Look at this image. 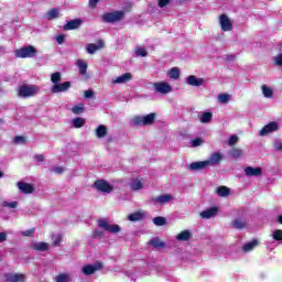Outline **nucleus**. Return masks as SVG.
Returning <instances> with one entry per match:
<instances>
[{
	"mask_svg": "<svg viewBox=\"0 0 282 282\" xmlns=\"http://www.w3.org/2000/svg\"><path fill=\"white\" fill-rule=\"evenodd\" d=\"M56 41L59 45H63V43H65V35L63 34L57 35Z\"/></svg>",
	"mask_w": 282,
	"mask_h": 282,
	"instance_id": "52",
	"label": "nucleus"
},
{
	"mask_svg": "<svg viewBox=\"0 0 282 282\" xmlns=\"http://www.w3.org/2000/svg\"><path fill=\"white\" fill-rule=\"evenodd\" d=\"M0 52H1V46H0Z\"/></svg>",
	"mask_w": 282,
	"mask_h": 282,
	"instance_id": "64",
	"label": "nucleus"
},
{
	"mask_svg": "<svg viewBox=\"0 0 282 282\" xmlns=\"http://www.w3.org/2000/svg\"><path fill=\"white\" fill-rule=\"evenodd\" d=\"M2 206L4 208H17V206H19V203L18 202H11V203L3 202Z\"/></svg>",
	"mask_w": 282,
	"mask_h": 282,
	"instance_id": "47",
	"label": "nucleus"
},
{
	"mask_svg": "<svg viewBox=\"0 0 282 282\" xmlns=\"http://www.w3.org/2000/svg\"><path fill=\"white\" fill-rule=\"evenodd\" d=\"M278 221H279V224L282 225V215H280V216L278 217Z\"/></svg>",
	"mask_w": 282,
	"mask_h": 282,
	"instance_id": "62",
	"label": "nucleus"
},
{
	"mask_svg": "<svg viewBox=\"0 0 282 282\" xmlns=\"http://www.w3.org/2000/svg\"><path fill=\"white\" fill-rule=\"evenodd\" d=\"M82 25H83V20L82 19H75V20L68 21L64 25V30H66V31L78 30V28H80Z\"/></svg>",
	"mask_w": 282,
	"mask_h": 282,
	"instance_id": "16",
	"label": "nucleus"
},
{
	"mask_svg": "<svg viewBox=\"0 0 282 282\" xmlns=\"http://www.w3.org/2000/svg\"><path fill=\"white\" fill-rule=\"evenodd\" d=\"M129 221H142L144 219V213L142 212H137L132 213L128 216Z\"/></svg>",
	"mask_w": 282,
	"mask_h": 282,
	"instance_id": "27",
	"label": "nucleus"
},
{
	"mask_svg": "<svg viewBox=\"0 0 282 282\" xmlns=\"http://www.w3.org/2000/svg\"><path fill=\"white\" fill-rule=\"evenodd\" d=\"M210 120H213V112H203L200 116V122L203 124H207Z\"/></svg>",
	"mask_w": 282,
	"mask_h": 282,
	"instance_id": "38",
	"label": "nucleus"
},
{
	"mask_svg": "<svg viewBox=\"0 0 282 282\" xmlns=\"http://www.w3.org/2000/svg\"><path fill=\"white\" fill-rule=\"evenodd\" d=\"M152 202H155L156 204H169V202H173V195L171 194L160 195L152 198Z\"/></svg>",
	"mask_w": 282,
	"mask_h": 282,
	"instance_id": "19",
	"label": "nucleus"
},
{
	"mask_svg": "<svg viewBox=\"0 0 282 282\" xmlns=\"http://www.w3.org/2000/svg\"><path fill=\"white\" fill-rule=\"evenodd\" d=\"M85 118L77 117L73 120V127L75 129H82V127H85Z\"/></svg>",
	"mask_w": 282,
	"mask_h": 282,
	"instance_id": "36",
	"label": "nucleus"
},
{
	"mask_svg": "<svg viewBox=\"0 0 282 282\" xmlns=\"http://www.w3.org/2000/svg\"><path fill=\"white\" fill-rule=\"evenodd\" d=\"M62 241V237L61 236H57L53 242V246H58Z\"/></svg>",
	"mask_w": 282,
	"mask_h": 282,
	"instance_id": "60",
	"label": "nucleus"
},
{
	"mask_svg": "<svg viewBox=\"0 0 282 282\" xmlns=\"http://www.w3.org/2000/svg\"><path fill=\"white\" fill-rule=\"evenodd\" d=\"M192 237V234L191 231L188 230H183L181 231L177 236H176V239L177 241H188Z\"/></svg>",
	"mask_w": 282,
	"mask_h": 282,
	"instance_id": "30",
	"label": "nucleus"
},
{
	"mask_svg": "<svg viewBox=\"0 0 282 282\" xmlns=\"http://www.w3.org/2000/svg\"><path fill=\"white\" fill-rule=\"evenodd\" d=\"M261 89L264 98H272L274 96L272 88L268 87L267 85H262Z\"/></svg>",
	"mask_w": 282,
	"mask_h": 282,
	"instance_id": "34",
	"label": "nucleus"
},
{
	"mask_svg": "<svg viewBox=\"0 0 282 282\" xmlns=\"http://www.w3.org/2000/svg\"><path fill=\"white\" fill-rule=\"evenodd\" d=\"M245 175H247V177H261V175H263V169L247 166L245 167Z\"/></svg>",
	"mask_w": 282,
	"mask_h": 282,
	"instance_id": "12",
	"label": "nucleus"
},
{
	"mask_svg": "<svg viewBox=\"0 0 282 282\" xmlns=\"http://www.w3.org/2000/svg\"><path fill=\"white\" fill-rule=\"evenodd\" d=\"M274 131H279V123L271 121L260 130L259 135H268L269 133H274Z\"/></svg>",
	"mask_w": 282,
	"mask_h": 282,
	"instance_id": "11",
	"label": "nucleus"
},
{
	"mask_svg": "<svg viewBox=\"0 0 282 282\" xmlns=\"http://www.w3.org/2000/svg\"><path fill=\"white\" fill-rule=\"evenodd\" d=\"M62 80L61 72H55L51 75V82L57 85Z\"/></svg>",
	"mask_w": 282,
	"mask_h": 282,
	"instance_id": "40",
	"label": "nucleus"
},
{
	"mask_svg": "<svg viewBox=\"0 0 282 282\" xmlns=\"http://www.w3.org/2000/svg\"><path fill=\"white\" fill-rule=\"evenodd\" d=\"M204 144V140L202 138H196L192 140V147L197 148Z\"/></svg>",
	"mask_w": 282,
	"mask_h": 282,
	"instance_id": "46",
	"label": "nucleus"
},
{
	"mask_svg": "<svg viewBox=\"0 0 282 282\" xmlns=\"http://www.w3.org/2000/svg\"><path fill=\"white\" fill-rule=\"evenodd\" d=\"M155 120H158V113L150 112L145 116H134L132 118V124H134V127H153Z\"/></svg>",
	"mask_w": 282,
	"mask_h": 282,
	"instance_id": "1",
	"label": "nucleus"
},
{
	"mask_svg": "<svg viewBox=\"0 0 282 282\" xmlns=\"http://www.w3.org/2000/svg\"><path fill=\"white\" fill-rule=\"evenodd\" d=\"M32 248L37 252H47V250H50V245L47 242H36Z\"/></svg>",
	"mask_w": 282,
	"mask_h": 282,
	"instance_id": "24",
	"label": "nucleus"
},
{
	"mask_svg": "<svg viewBox=\"0 0 282 282\" xmlns=\"http://www.w3.org/2000/svg\"><path fill=\"white\" fill-rule=\"evenodd\" d=\"M23 279H25V275L15 273V274L9 275L8 281L9 282H20V281H23Z\"/></svg>",
	"mask_w": 282,
	"mask_h": 282,
	"instance_id": "39",
	"label": "nucleus"
},
{
	"mask_svg": "<svg viewBox=\"0 0 282 282\" xmlns=\"http://www.w3.org/2000/svg\"><path fill=\"white\" fill-rule=\"evenodd\" d=\"M0 177H3V172H1V170H0Z\"/></svg>",
	"mask_w": 282,
	"mask_h": 282,
	"instance_id": "63",
	"label": "nucleus"
},
{
	"mask_svg": "<svg viewBox=\"0 0 282 282\" xmlns=\"http://www.w3.org/2000/svg\"><path fill=\"white\" fill-rule=\"evenodd\" d=\"M13 142L15 144H25L26 139L23 135H17V137H14Z\"/></svg>",
	"mask_w": 282,
	"mask_h": 282,
	"instance_id": "45",
	"label": "nucleus"
},
{
	"mask_svg": "<svg viewBox=\"0 0 282 282\" xmlns=\"http://www.w3.org/2000/svg\"><path fill=\"white\" fill-rule=\"evenodd\" d=\"M275 65H279L280 67H282V54H279L275 57Z\"/></svg>",
	"mask_w": 282,
	"mask_h": 282,
	"instance_id": "57",
	"label": "nucleus"
},
{
	"mask_svg": "<svg viewBox=\"0 0 282 282\" xmlns=\"http://www.w3.org/2000/svg\"><path fill=\"white\" fill-rule=\"evenodd\" d=\"M227 61H235V55H228Z\"/></svg>",
	"mask_w": 282,
	"mask_h": 282,
	"instance_id": "61",
	"label": "nucleus"
},
{
	"mask_svg": "<svg viewBox=\"0 0 282 282\" xmlns=\"http://www.w3.org/2000/svg\"><path fill=\"white\" fill-rule=\"evenodd\" d=\"M124 11L107 12L101 15V21L104 23H119V21L124 19Z\"/></svg>",
	"mask_w": 282,
	"mask_h": 282,
	"instance_id": "3",
	"label": "nucleus"
},
{
	"mask_svg": "<svg viewBox=\"0 0 282 282\" xmlns=\"http://www.w3.org/2000/svg\"><path fill=\"white\" fill-rule=\"evenodd\" d=\"M17 186L19 191L25 195H31V193H34V186L30 183L18 182Z\"/></svg>",
	"mask_w": 282,
	"mask_h": 282,
	"instance_id": "15",
	"label": "nucleus"
},
{
	"mask_svg": "<svg viewBox=\"0 0 282 282\" xmlns=\"http://www.w3.org/2000/svg\"><path fill=\"white\" fill-rule=\"evenodd\" d=\"M3 241H8V234L0 232V243H3Z\"/></svg>",
	"mask_w": 282,
	"mask_h": 282,
	"instance_id": "56",
	"label": "nucleus"
},
{
	"mask_svg": "<svg viewBox=\"0 0 282 282\" xmlns=\"http://www.w3.org/2000/svg\"><path fill=\"white\" fill-rule=\"evenodd\" d=\"M72 87L70 82L57 83L54 84L51 88L52 94H62L63 91H67Z\"/></svg>",
	"mask_w": 282,
	"mask_h": 282,
	"instance_id": "9",
	"label": "nucleus"
},
{
	"mask_svg": "<svg viewBox=\"0 0 282 282\" xmlns=\"http://www.w3.org/2000/svg\"><path fill=\"white\" fill-rule=\"evenodd\" d=\"M58 17H61V11H58V9L56 8L48 10L46 13V18L48 19V21H53V19H58Z\"/></svg>",
	"mask_w": 282,
	"mask_h": 282,
	"instance_id": "28",
	"label": "nucleus"
},
{
	"mask_svg": "<svg viewBox=\"0 0 282 282\" xmlns=\"http://www.w3.org/2000/svg\"><path fill=\"white\" fill-rule=\"evenodd\" d=\"M131 191H140L141 188H144V185L142 184L141 180H133L132 183L130 184Z\"/></svg>",
	"mask_w": 282,
	"mask_h": 282,
	"instance_id": "33",
	"label": "nucleus"
},
{
	"mask_svg": "<svg viewBox=\"0 0 282 282\" xmlns=\"http://www.w3.org/2000/svg\"><path fill=\"white\" fill-rule=\"evenodd\" d=\"M53 172L56 173L57 175H61V174L65 173V167L56 166L53 169Z\"/></svg>",
	"mask_w": 282,
	"mask_h": 282,
	"instance_id": "51",
	"label": "nucleus"
},
{
	"mask_svg": "<svg viewBox=\"0 0 282 282\" xmlns=\"http://www.w3.org/2000/svg\"><path fill=\"white\" fill-rule=\"evenodd\" d=\"M57 282H69V275L67 273H61L56 276Z\"/></svg>",
	"mask_w": 282,
	"mask_h": 282,
	"instance_id": "44",
	"label": "nucleus"
},
{
	"mask_svg": "<svg viewBox=\"0 0 282 282\" xmlns=\"http://www.w3.org/2000/svg\"><path fill=\"white\" fill-rule=\"evenodd\" d=\"M171 3V0H159L158 6L159 8H166Z\"/></svg>",
	"mask_w": 282,
	"mask_h": 282,
	"instance_id": "49",
	"label": "nucleus"
},
{
	"mask_svg": "<svg viewBox=\"0 0 282 282\" xmlns=\"http://www.w3.org/2000/svg\"><path fill=\"white\" fill-rule=\"evenodd\" d=\"M216 193L219 197H228L230 195V188L227 186H219Z\"/></svg>",
	"mask_w": 282,
	"mask_h": 282,
	"instance_id": "31",
	"label": "nucleus"
},
{
	"mask_svg": "<svg viewBox=\"0 0 282 282\" xmlns=\"http://www.w3.org/2000/svg\"><path fill=\"white\" fill-rule=\"evenodd\" d=\"M85 98H94V90L88 89L84 94Z\"/></svg>",
	"mask_w": 282,
	"mask_h": 282,
	"instance_id": "55",
	"label": "nucleus"
},
{
	"mask_svg": "<svg viewBox=\"0 0 282 282\" xmlns=\"http://www.w3.org/2000/svg\"><path fill=\"white\" fill-rule=\"evenodd\" d=\"M257 246H259V240L253 239L250 242H247L246 245H243L242 250L243 252H252V250H254Z\"/></svg>",
	"mask_w": 282,
	"mask_h": 282,
	"instance_id": "23",
	"label": "nucleus"
},
{
	"mask_svg": "<svg viewBox=\"0 0 282 282\" xmlns=\"http://www.w3.org/2000/svg\"><path fill=\"white\" fill-rule=\"evenodd\" d=\"M100 0H89V7L94 10Z\"/></svg>",
	"mask_w": 282,
	"mask_h": 282,
	"instance_id": "58",
	"label": "nucleus"
},
{
	"mask_svg": "<svg viewBox=\"0 0 282 282\" xmlns=\"http://www.w3.org/2000/svg\"><path fill=\"white\" fill-rule=\"evenodd\" d=\"M39 91L40 88L36 85H22L19 88L18 96H20V98H32V96H36Z\"/></svg>",
	"mask_w": 282,
	"mask_h": 282,
	"instance_id": "4",
	"label": "nucleus"
},
{
	"mask_svg": "<svg viewBox=\"0 0 282 282\" xmlns=\"http://www.w3.org/2000/svg\"><path fill=\"white\" fill-rule=\"evenodd\" d=\"M105 264L101 261H96L94 264H86L83 267L82 272L86 274V276H91V274H96L99 270H102Z\"/></svg>",
	"mask_w": 282,
	"mask_h": 282,
	"instance_id": "5",
	"label": "nucleus"
},
{
	"mask_svg": "<svg viewBox=\"0 0 282 282\" xmlns=\"http://www.w3.org/2000/svg\"><path fill=\"white\" fill-rule=\"evenodd\" d=\"M243 154V150L239 148H232L229 152L230 158H235V160H237V158H241Z\"/></svg>",
	"mask_w": 282,
	"mask_h": 282,
	"instance_id": "32",
	"label": "nucleus"
},
{
	"mask_svg": "<svg viewBox=\"0 0 282 282\" xmlns=\"http://www.w3.org/2000/svg\"><path fill=\"white\" fill-rule=\"evenodd\" d=\"M219 24L223 32L232 31V21H230V18H228L226 13L219 15Z\"/></svg>",
	"mask_w": 282,
	"mask_h": 282,
	"instance_id": "8",
	"label": "nucleus"
},
{
	"mask_svg": "<svg viewBox=\"0 0 282 282\" xmlns=\"http://www.w3.org/2000/svg\"><path fill=\"white\" fill-rule=\"evenodd\" d=\"M218 100H219V102H221V105H226V104H228V100H230V95H228V94H220L218 96Z\"/></svg>",
	"mask_w": 282,
	"mask_h": 282,
	"instance_id": "43",
	"label": "nucleus"
},
{
	"mask_svg": "<svg viewBox=\"0 0 282 282\" xmlns=\"http://www.w3.org/2000/svg\"><path fill=\"white\" fill-rule=\"evenodd\" d=\"M76 65H77V67L79 69V74L82 76H85V74H87V67H88L87 63L85 61H83V59H77Z\"/></svg>",
	"mask_w": 282,
	"mask_h": 282,
	"instance_id": "29",
	"label": "nucleus"
},
{
	"mask_svg": "<svg viewBox=\"0 0 282 282\" xmlns=\"http://www.w3.org/2000/svg\"><path fill=\"white\" fill-rule=\"evenodd\" d=\"M218 212V207H210L209 209L202 212L200 217L203 219H210L212 217H215V215H217Z\"/></svg>",
	"mask_w": 282,
	"mask_h": 282,
	"instance_id": "20",
	"label": "nucleus"
},
{
	"mask_svg": "<svg viewBox=\"0 0 282 282\" xmlns=\"http://www.w3.org/2000/svg\"><path fill=\"white\" fill-rule=\"evenodd\" d=\"M133 78V75H131V73H126L119 77H117L115 80H113V84L115 85H122L124 83H129V80H131Z\"/></svg>",
	"mask_w": 282,
	"mask_h": 282,
	"instance_id": "21",
	"label": "nucleus"
},
{
	"mask_svg": "<svg viewBox=\"0 0 282 282\" xmlns=\"http://www.w3.org/2000/svg\"><path fill=\"white\" fill-rule=\"evenodd\" d=\"M99 228H102L107 232H111L112 235H118L120 232L121 228L118 225H111L107 219H99L98 220Z\"/></svg>",
	"mask_w": 282,
	"mask_h": 282,
	"instance_id": "6",
	"label": "nucleus"
},
{
	"mask_svg": "<svg viewBox=\"0 0 282 282\" xmlns=\"http://www.w3.org/2000/svg\"><path fill=\"white\" fill-rule=\"evenodd\" d=\"M274 241H282V229H275L272 234Z\"/></svg>",
	"mask_w": 282,
	"mask_h": 282,
	"instance_id": "42",
	"label": "nucleus"
},
{
	"mask_svg": "<svg viewBox=\"0 0 282 282\" xmlns=\"http://www.w3.org/2000/svg\"><path fill=\"white\" fill-rule=\"evenodd\" d=\"M135 54L137 56H142V57L148 55L147 50L144 48H137Z\"/></svg>",
	"mask_w": 282,
	"mask_h": 282,
	"instance_id": "50",
	"label": "nucleus"
},
{
	"mask_svg": "<svg viewBox=\"0 0 282 282\" xmlns=\"http://www.w3.org/2000/svg\"><path fill=\"white\" fill-rule=\"evenodd\" d=\"M187 85H191L192 87H202V85H204V78H198L195 75H189L187 77Z\"/></svg>",
	"mask_w": 282,
	"mask_h": 282,
	"instance_id": "17",
	"label": "nucleus"
},
{
	"mask_svg": "<svg viewBox=\"0 0 282 282\" xmlns=\"http://www.w3.org/2000/svg\"><path fill=\"white\" fill-rule=\"evenodd\" d=\"M95 133H96V138H98L99 140L105 138V135H107V126L105 124L98 126L95 130Z\"/></svg>",
	"mask_w": 282,
	"mask_h": 282,
	"instance_id": "25",
	"label": "nucleus"
},
{
	"mask_svg": "<svg viewBox=\"0 0 282 282\" xmlns=\"http://www.w3.org/2000/svg\"><path fill=\"white\" fill-rule=\"evenodd\" d=\"M231 225H232V228H236V230H243V228H246L247 226V223L241 218H237L232 220Z\"/></svg>",
	"mask_w": 282,
	"mask_h": 282,
	"instance_id": "26",
	"label": "nucleus"
},
{
	"mask_svg": "<svg viewBox=\"0 0 282 282\" xmlns=\"http://www.w3.org/2000/svg\"><path fill=\"white\" fill-rule=\"evenodd\" d=\"M95 188L100 193H111L113 187L105 180H97L94 184Z\"/></svg>",
	"mask_w": 282,
	"mask_h": 282,
	"instance_id": "7",
	"label": "nucleus"
},
{
	"mask_svg": "<svg viewBox=\"0 0 282 282\" xmlns=\"http://www.w3.org/2000/svg\"><path fill=\"white\" fill-rule=\"evenodd\" d=\"M102 47H105V42H102V40H99L98 44H94V43L87 44L86 52L88 54H96V52H98V50H102Z\"/></svg>",
	"mask_w": 282,
	"mask_h": 282,
	"instance_id": "14",
	"label": "nucleus"
},
{
	"mask_svg": "<svg viewBox=\"0 0 282 282\" xmlns=\"http://www.w3.org/2000/svg\"><path fill=\"white\" fill-rule=\"evenodd\" d=\"M208 162L207 161H197L192 162L187 165L188 171H204V169H207Z\"/></svg>",
	"mask_w": 282,
	"mask_h": 282,
	"instance_id": "13",
	"label": "nucleus"
},
{
	"mask_svg": "<svg viewBox=\"0 0 282 282\" xmlns=\"http://www.w3.org/2000/svg\"><path fill=\"white\" fill-rule=\"evenodd\" d=\"M73 113L75 116H80V113L85 112V104H77L72 108Z\"/></svg>",
	"mask_w": 282,
	"mask_h": 282,
	"instance_id": "35",
	"label": "nucleus"
},
{
	"mask_svg": "<svg viewBox=\"0 0 282 282\" xmlns=\"http://www.w3.org/2000/svg\"><path fill=\"white\" fill-rule=\"evenodd\" d=\"M94 237L102 238V237H105V232L97 229L94 231Z\"/></svg>",
	"mask_w": 282,
	"mask_h": 282,
	"instance_id": "59",
	"label": "nucleus"
},
{
	"mask_svg": "<svg viewBox=\"0 0 282 282\" xmlns=\"http://www.w3.org/2000/svg\"><path fill=\"white\" fill-rule=\"evenodd\" d=\"M167 76H170L171 78H173V80H177L180 79V69L177 67H172L169 73Z\"/></svg>",
	"mask_w": 282,
	"mask_h": 282,
	"instance_id": "37",
	"label": "nucleus"
},
{
	"mask_svg": "<svg viewBox=\"0 0 282 282\" xmlns=\"http://www.w3.org/2000/svg\"><path fill=\"white\" fill-rule=\"evenodd\" d=\"M153 224L155 226H165L166 224V218L162 217V216H158L155 218H153Z\"/></svg>",
	"mask_w": 282,
	"mask_h": 282,
	"instance_id": "41",
	"label": "nucleus"
},
{
	"mask_svg": "<svg viewBox=\"0 0 282 282\" xmlns=\"http://www.w3.org/2000/svg\"><path fill=\"white\" fill-rule=\"evenodd\" d=\"M224 160V155L219 152H214L209 160H206L208 162V166H215V164H219Z\"/></svg>",
	"mask_w": 282,
	"mask_h": 282,
	"instance_id": "18",
	"label": "nucleus"
},
{
	"mask_svg": "<svg viewBox=\"0 0 282 282\" xmlns=\"http://www.w3.org/2000/svg\"><path fill=\"white\" fill-rule=\"evenodd\" d=\"M239 142V137L237 135H231L228 140V144L229 147H234V144H237Z\"/></svg>",
	"mask_w": 282,
	"mask_h": 282,
	"instance_id": "48",
	"label": "nucleus"
},
{
	"mask_svg": "<svg viewBox=\"0 0 282 282\" xmlns=\"http://www.w3.org/2000/svg\"><path fill=\"white\" fill-rule=\"evenodd\" d=\"M148 246H153L155 250H161L162 248L166 247L164 241H162L159 237H155L149 240Z\"/></svg>",
	"mask_w": 282,
	"mask_h": 282,
	"instance_id": "22",
	"label": "nucleus"
},
{
	"mask_svg": "<svg viewBox=\"0 0 282 282\" xmlns=\"http://www.w3.org/2000/svg\"><path fill=\"white\" fill-rule=\"evenodd\" d=\"M36 54H39V52L33 45L23 46L15 50L17 58H34Z\"/></svg>",
	"mask_w": 282,
	"mask_h": 282,
	"instance_id": "2",
	"label": "nucleus"
},
{
	"mask_svg": "<svg viewBox=\"0 0 282 282\" xmlns=\"http://www.w3.org/2000/svg\"><path fill=\"white\" fill-rule=\"evenodd\" d=\"M154 89L158 94H171L173 91V87L165 82L154 83Z\"/></svg>",
	"mask_w": 282,
	"mask_h": 282,
	"instance_id": "10",
	"label": "nucleus"
},
{
	"mask_svg": "<svg viewBox=\"0 0 282 282\" xmlns=\"http://www.w3.org/2000/svg\"><path fill=\"white\" fill-rule=\"evenodd\" d=\"M33 234H34V229H28L22 232L23 237H32Z\"/></svg>",
	"mask_w": 282,
	"mask_h": 282,
	"instance_id": "54",
	"label": "nucleus"
},
{
	"mask_svg": "<svg viewBox=\"0 0 282 282\" xmlns=\"http://www.w3.org/2000/svg\"><path fill=\"white\" fill-rule=\"evenodd\" d=\"M34 160H36V162H44L45 156L43 154H35Z\"/></svg>",
	"mask_w": 282,
	"mask_h": 282,
	"instance_id": "53",
	"label": "nucleus"
}]
</instances>
